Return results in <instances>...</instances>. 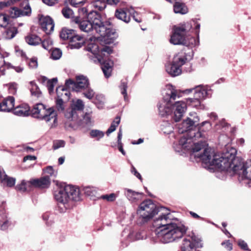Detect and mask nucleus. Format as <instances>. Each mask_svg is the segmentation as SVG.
Returning a JSON list of instances; mask_svg holds the SVG:
<instances>
[{"mask_svg": "<svg viewBox=\"0 0 251 251\" xmlns=\"http://www.w3.org/2000/svg\"><path fill=\"white\" fill-rule=\"evenodd\" d=\"M30 108L26 104L19 105L13 109V113L18 116H27L29 115Z\"/></svg>", "mask_w": 251, "mask_h": 251, "instance_id": "24", "label": "nucleus"}, {"mask_svg": "<svg viewBox=\"0 0 251 251\" xmlns=\"http://www.w3.org/2000/svg\"><path fill=\"white\" fill-rule=\"evenodd\" d=\"M174 11L176 13L185 14L188 12V9L184 3L176 2L174 5Z\"/></svg>", "mask_w": 251, "mask_h": 251, "instance_id": "30", "label": "nucleus"}, {"mask_svg": "<svg viewBox=\"0 0 251 251\" xmlns=\"http://www.w3.org/2000/svg\"><path fill=\"white\" fill-rule=\"evenodd\" d=\"M116 196L115 194L111 193L110 195H102L100 198L106 200L108 201H113L116 199Z\"/></svg>", "mask_w": 251, "mask_h": 251, "instance_id": "52", "label": "nucleus"}, {"mask_svg": "<svg viewBox=\"0 0 251 251\" xmlns=\"http://www.w3.org/2000/svg\"><path fill=\"white\" fill-rule=\"evenodd\" d=\"M65 85L74 91L79 92L88 88L90 84L87 76L79 75L76 76L75 81L70 79L66 80Z\"/></svg>", "mask_w": 251, "mask_h": 251, "instance_id": "11", "label": "nucleus"}, {"mask_svg": "<svg viewBox=\"0 0 251 251\" xmlns=\"http://www.w3.org/2000/svg\"><path fill=\"white\" fill-rule=\"evenodd\" d=\"M54 197L57 202L58 210L60 213H63L71 208L72 201L80 200L79 190L72 185L57 183Z\"/></svg>", "mask_w": 251, "mask_h": 251, "instance_id": "5", "label": "nucleus"}, {"mask_svg": "<svg viewBox=\"0 0 251 251\" xmlns=\"http://www.w3.org/2000/svg\"><path fill=\"white\" fill-rule=\"evenodd\" d=\"M238 244L241 249L246 251H248L249 250L248 245L244 241L239 240L238 241Z\"/></svg>", "mask_w": 251, "mask_h": 251, "instance_id": "59", "label": "nucleus"}, {"mask_svg": "<svg viewBox=\"0 0 251 251\" xmlns=\"http://www.w3.org/2000/svg\"><path fill=\"white\" fill-rule=\"evenodd\" d=\"M162 130L164 134H169L173 132V127L170 124H168L166 127H164V126H162Z\"/></svg>", "mask_w": 251, "mask_h": 251, "instance_id": "57", "label": "nucleus"}, {"mask_svg": "<svg viewBox=\"0 0 251 251\" xmlns=\"http://www.w3.org/2000/svg\"><path fill=\"white\" fill-rule=\"evenodd\" d=\"M28 65L30 68H36L38 66L37 59L36 58H31L28 63Z\"/></svg>", "mask_w": 251, "mask_h": 251, "instance_id": "58", "label": "nucleus"}, {"mask_svg": "<svg viewBox=\"0 0 251 251\" xmlns=\"http://www.w3.org/2000/svg\"><path fill=\"white\" fill-rule=\"evenodd\" d=\"M124 194L127 199L132 203H135L142 200L143 194L128 188H125Z\"/></svg>", "mask_w": 251, "mask_h": 251, "instance_id": "19", "label": "nucleus"}, {"mask_svg": "<svg viewBox=\"0 0 251 251\" xmlns=\"http://www.w3.org/2000/svg\"><path fill=\"white\" fill-rule=\"evenodd\" d=\"M94 24L96 25V32L101 36L109 39H114L116 37L115 31L106 26L107 24L101 22L100 20H96Z\"/></svg>", "mask_w": 251, "mask_h": 251, "instance_id": "14", "label": "nucleus"}, {"mask_svg": "<svg viewBox=\"0 0 251 251\" xmlns=\"http://www.w3.org/2000/svg\"><path fill=\"white\" fill-rule=\"evenodd\" d=\"M32 116L45 121L51 127H55L57 123V114L53 107L47 108L41 103L35 104L31 110Z\"/></svg>", "mask_w": 251, "mask_h": 251, "instance_id": "6", "label": "nucleus"}, {"mask_svg": "<svg viewBox=\"0 0 251 251\" xmlns=\"http://www.w3.org/2000/svg\"><path fill=\"white\" fill-rule=\"evenodd\" d=\"M131 172L132 174H134V176H135L137 178H138L140 180H142V176L140 173H139L135 168L132 166L131 169Z\"/></svg>", "mask_w": 251, "mask_h": 251, "instance_id": "63", "label": "nucleus"}, {"mask_svg": "<svg viewBox=\"0 0 251 251\" xmlns=\"http://www.w3.org/2000/svg\"><path fill=\"white\" fill-rule=\"evenodd\" d=\"M201 100L196 97L194 98H188L186 99V106H191L196 108H199L201 106Z\"/></svg>", "mask_w": 251, "mask_h": 251, "instance_id": "32", "label": "nucleus"}, {"mask_svg": "<svg viewBox=\"0 0 251 251\" xmlns=\"http://www.w3.org/2000/svg\"><path fill=\"white\" fill-rule=\"evenodd\" d=\"M187 33L186 28H184L182 24L174 26L170 39V43L175 45H184V44H187L186 35Z\"/></svg>", "mask_w": 251, "mask_h": 251, "instance_id": "12", "label": "nucleus"}, {"mask_svg": "<svg viewBox=\"0 0 251 251\" xmlns=\"http://www.w3.org/2000/svg\"><path fill=\"white\" fill-rule=\"evenodd\" d=\"M199 19H193L189 22L184 23L182 24L186 31L188 32L191 31L195 33V36H199L201 24L199 22Z\"/></svg>", "mask_w": 251, "mask_h": 251, "instance_id": "20", "label": "nucleus"}, {"mask_svg": "<svg viewBox=\"0 0 251 251\" xmlns=\"http://www.w3.org/2000/svg\"><path fill=\"white\" fill-rule=\"evenodd\" d=\"M236 151L232 149L222 154H213L207 149L201 157L204 168L213 167L226 171L231 175H237L242 179L251 180V160L244 162L235 155Z\"/></svg>", "mask_w": 251, "mask_h": 251, "instance_id": "1", "label": "nucleus"}, {"mask_svg": "<svg viewBox=\"0 0 251 251\" xmlns=\"http://www.w3.org/2000/svg\"><path fill=\"white\" fill-rule=\"evenodd\" d=\"M62 55V51L59 49H54L51 53V57L54 60L59 59Z\"/></svg>", "mask_w": 251, "mask_h": 251, "instance_id": "49", "label": "nucleus"}, {"mask_svg": "<svg viewBox=\"0 0 251 251\" xmlns=\"http://www.w3.org/2000/svg\"><path fill=\"white\" fill-rule=\"evenodd\" d=\"M85 194L88 196L94 197L97 194V189L96 188L91 186H88L84 188Z\"/></svg>", "mask_w": 251, "mask_h": 251, "instance_id": "43", "label": "nucleus"}, {"mask_svg": "<svg viewBox=\"0 0 251 251\" xmlns=\"http://www.w3.org/2000/svg\"><path fill=\"white\" fill-rule=\"evenodd\" d=\"M96 20H100V15L95 11H90L88 20H83L80 16H76L73 19L80 29L85 32H89L95 30L96 31V25L94 24Z\"/></svg>", "mask_w": 251, "mask_h": 251, "instance_id": "8", "label": "nucleus"}, {"mask_svg": "<svg viewBox=\"0 0 251 251\" xmlns=\"http://www.w3.org/2000/svg\"><path fill=\"white\" fill-rule=\"evenodd\" d=\"M193 89L195 90L194 97L201 100L211 95V89L207 85H198L193 89H188L186 91L191 92Z\"/></svg>", "mask_w": 251, "mask_h": 251, "instance_id": "16", "label": "nucleus"}, {"mask_svg": "<svg viewBox=\"0 0 251 251\" xmlns=\"http://www.w3.org/2000/svg\"><path fill=\"white\" fill-rule=\"evenodd\" d=\"M186 60L187 58L185 53L181 52L174 55L172 62H174V64H176L180 69H181L182 66L185 64Z\"/></svg>", "mask_w": 251, "mask_h": 251, "instance_id": "26", "label": "nucleus"}, {"mask_svg": "<svg viewBox=\"0 0 251 251\" xmlns=\"http://www.w3.org/2000/svg\"><path fill=\"white\" fill-rule=\"evenodd\" d=\"M17 84L15 82H11L7 84L10 93L15 94L17 89Z\"/></svg>", "mask_w": 251, "mask_h": 251, "instance_id": "53", "label": "nucleus"}, {"mask_svg": "<svg viewBox=\"0 0 251 251\" xmlns=\"http://www.w3.org/2000/svg\"><path fill=\"white\" fill-rule=\"evenodd\" d=\"M137 13L136 11L131 8H119L116 10L115 13V17L119 20L123 21L126 23H128L130 21V16H131L134 20L137 23L141 22L140 19H137L135 18Z\"/></svg>", "mask_w": 251, "mask_h": 251, "instance_id": "13", "label": "nucleus"}, {"mask_svg": "<svg viewBox=\"0 0 251 251\" xmlns=\"http://www.w3.org/2000/svg\"><path fill=\"white\" fill-rule=\"evenodd\" d=\"M211 128V124L208 121H204L199 125L198 131L192 133L193 134L194 141L199 138L205 139L206 138L205 133Z\"/></svg>", "mask_w": 251, "mask_h": 251, "instance_id": "18", "label": "nucleus"}, {"mask_svg": "<svg viewBox=\"0 0 251 251\" xmlns=\"http://www.w3.org/2000/svg\"><path fill=\"white\" fill-rule=\"evenodd\" d=\"M18 30L16 27L9 26L3 33V36L6 39H11L17 34Z\"/></svg>", "mask_w": 251, "mask_h": 251, "instance_id": "31", "label": "nucleus"}, {"mask_svg": "<svg viewBox=\"0 0 251 251\" xmlns=\"http://www.w3.org/2000/svg\"><path fill=\"white\" fill-rule=\"evenodd\" d=\"M222 245L224 246L225 248L228 251H231L232 249V245L229 240L223 242Z\"/></svg>", "mask_w": 251, "mask_h": 251, "instance_id": "61", "label": "nucleus"}, {"mask_svg": "<svg viewBox=\"0 0 251 251\" xmlns=\"http://www.w3.org/2000/svg\"><path fill=\"white\" fill-rule=\"evenodd\" d=\"M1 183L4 185L9 187H12L15 184L16 179L12 177L8 176L6 174L4 175L1 180Z\"/></svg>", "mask_w": 251, "mask_h": 251, "instance_id": "33", "label": "nucleus"}, {"mask_svg": "<svg viewBox=\"0 0 251 251\" xmlns=\"http://www.w3.org/2000/svg\"><path fill=\"white\" fill-rule=\"evenodd\" d=\"M57 79L56 78H53L52 79L49 80L47 82V87L50 93L53 91L54 85L57 83Z\"/></svg>", "mask_w": 251, "mask_h": 251, "instance_id": "47", "label": "nucleus"}, {"mask_svg": "<svg viewBox=\"0 0 251 251\" xmlns=\"http://www.w3.org/2000/svg\"><path fill=\"white\" fill-rule=\"evenodd\" d=\"M159 211V208L152 201L146 200L139 204L137 213L143 222H147L151 219Z\"/></svg>", "mask_w": 251, "mask_h": 251, "instance_id": "7", "label": "nucleus"}, {"mask_svg": "<svg viewBox=\"0 0 251 251\" xmlns=\"http://www.w3.org/2000/svg\"><path fill=\"white\" fill-rule=\"evenodd\" d=\"M166 71L172 76H176L181 74L182 70L172 62L171 64L166 65Z\"/></svg>", "mask_w": 251, "mask_h": 251, "instance_id": "25", "label": "nucleus"}, {"mask_svg": "<svg viewBox=\"0 0 251 251\" xmlns=\"http://www.w3.org/2000/svg\"><path fill=\"white\" fill-rule=\"evenodd\" d=\"M84 105L83 102L81 100H77L72 105L71 108L75 110L76 112V111H81L84 109Z\"/></svg>", "mask_w": 251, "mask_h": 251, "instance_id": "39", "label": "nucleus"}, {"mask_svg": "<svg viewBox=\"0 0 251 251\" xmlns=\"http://www.w3.org/2000/svg\"><path fill=\"white\" fill-rule=\"evenodd\" d=\"M201 239L193 232L187 234L182 241L181 251H199L197 248L201 247Z\"/></svg>", "mask_w": 251, "mask_h": 251, "instance_id": "10", "label": "nucleus"}, {"mask_svg": "<svg viewBox=\"0 0 251 251\" xmlns=\"http://www.w3.org/2000/svg\"><path fill=\"white\" fill-rule=\"evenodd\" d=\"M120 123V118L119 117H116L106 131V134L107 136L116 130V127L118 126Z\"/></svg>", "mask_w": 251, "mask_h": 251, "instance_id": "37", "label": "nucleus"}, {"mask_svg": "<svg viewBox=\"0 0 251 251\" xmlns=\"http://www.w3.org/2000/svg\"><path fill=\"white\" fill-rule=\"evenodd\" d=\"M120 88L122 94L124 96V99L126 100L127 98L126 90L127 88V82L125 81H122L121 85H120Z\"/></svg>", "mask_w": 251, "mask_h": 251, "instance_id": "45", "label": "nucleus"}, {"mask_svg": "<svg viewBox=\"0 0 251 251\" xmlns=\"http://www.w3.org/2000/svg\"><path fill=\"white\" fill-rule=\"evenodd\" d=\"M25 39L26 42L31 46H36L41 43L40 37L35 34H29L25 38Z\"/></svg>", "mask_w": 251, "mask_h": 251, "instance_id": "29", "label": "nucleus"}, {"mask_svg": "<svg viewBox=\"0 0 251 251\" xmlns=\"http://www.w3.org/2000/svg\"><path fill=\"white\" fill-rule=\"evenodd\" d=\"M160 212L153 223L155 234L159 241L163 243H168L181 238L187 230L184 225L176 224L171 222V214L165 208H159Z\"/></svg>", "mask_w": 251, "mask_h": 251, "instance_id": "2", "label": "nucleus"}, {"mask_svg": "<svg viewBox=\"0 0 251 251\" xmlns=\"http://www.w3.org/2000/svg\"><path fill=\"white\" fill-rule=\"evenodd\" d=\"M62 13L66 18H70L74 14L73 10L68 6H65L62 9Z\"/></svg>", "mask_w": 251, "mask_h": 251, "instance_id": "44", "label": "nucleus"}, {"mask_svg": "<svg viewBox=\"0 0 251 251\" xmlns=\"http://www.w3.org/2000/svg\"><path fill=\"white\" fill-rule=\"evenodd\" d=\"M90 134L92 137L97 138L98 140H100L102 138L104 135V133L103 132L97 129L92 130Z\"/></svg>", "mask_w": 251, "mask_h": 251, "instance_id": "42", "label": "nucleus"}, {"mask_svg": "<svg viewBox=\"0 0 251 251\" xmlns=\"http://www.w3.org/2000/svg\"><path fill=\"white\" fill-rule=\"evenodd\" d=\"M78 12L79 13V16L81 17V16H84V17H87L89 14V13H88L87 10L86 8L83 7L81 8L78 9Z\"/></svg>", "mask_w": 251, "mask_h": 251, "instance_id": "60", "label": "nucleus"}, {"mask_svg": "<svg viewBox=\"0 0 251 251\" xmlns=\"http://www.w3.org/2000/svg\"><path fill=\"white\" fill-rule=\"evenodd\" d=\"M199 36L198 37L197 36L195 37L192 36L190 37L189 36H187V34L186 35V43L187 44H184L185 46H197L199 44Z\"/></svg>", "mask_w": 251, "mask_h": 251, "instance_id": "35", "label": "nucleus"}, {"mask_svg": "<svg viewBox=\"0 0 251 251\" xmlns=\"http://www.w3.org/2000/svg\"><path fill=\"white\" fill-rule=\"evenodd\" d=\"M60 37L64 40H68L71 42L72 48L79 49L84 43L83 38L75 34V31L64 28L60 33Z\"/></svg>", "mask_w": 251, "mask_h": 251, "instance_id": "9", "label": "nucleus"}, {"mask_svg": "<svg viewBox=\"0 0 251 251\" xmlns=\"http://www.w3.org/2000/svg\"><path fill=\"white\" fill-rule=\"evenodd\" d=\"M56 94L58 97V99L65 98L68 97V93L67 91L66 88L62 86H59L56 88Z\"/></svg>", "mask_w": 251, "mask_h": 251, "instance_id": "38", "label": "nucleus"}, {"mask_svg": "<svg viewBox=\"0 0 251 251\" xmlns=\"http://www.w3.org/2000/svg\"><path fill=\"white\" fill-rule=\"evenodd\" d=\"M42 47L47 50H50L52 49L53 44L52 40L49 37L44 39L43 41L41 40Z\"/></svg>", "mask_w": 251, "mask_h": 251, "instance_id": "40", "label": "nucleus"}, {"mask_svg": "<svg viewBox=\"0 0 251 251\" xmlns=\"http://www.w3.org/2000/svg\"><path fill=\"white\" fill-rule=\"evenodd\" d=\"M90 6L94 9V10H93L91 11L96 12L98 14L97 11L103 10L106 8V5L105 2L104 1L101 0H96L92 1L90 4Z\"/></svg>", "mask_w": 251, "mask_h": 251, "instance_id": "27", "label": "nucleus"}, {"mask_svg": "<svg viewBox=\"0 0 251 251\" xmlns=\"http://www.w3.org/2000/svg\"><path fill=\"white\" fill-rule=\"evenodd\" d=\"M44 173L48 174L50 176H55L57 175V172H55L52 166H49L47 167L44 169Z\"/></svg>", "mask_w": 251, "mask_h": 251, "instance_id": "50", "label": "nucleus"}, {"mask_svg": "<svg viewBox=\"0 0 251 251\" xmlns=\"http://www.w3.org/2000/svg\"><path fill=\"white\" fill-rule=\"evenodd\" d=\"M98 62L101 64V69L106 77H109L111 75L113 62L111 60H104L100 55L96 56Z\"/></svg>", "mask_w": 251, "mask_h": 251, "instance_id": "21", "label": "nucleus"}, {"mask_svg": "<svg viewBox=\"0 0 251 251\" xmlns=\"http://www.w3.org/2000/svg\"><path fill=\"white\" fill-rule=\"evenodd\" d=\"M65 116L67 118L69 119H73L75 117V116H76V112L75 111V110L71 107V108L68 109L65 113Z\"/></svg>", "mask_w": 251, "mask_h": 251, "instance_id": "51", "label": "nucleus"}, {"mask_svg": "<svg viewBox=\"0 0 251 251\" xmlns=\"http://www.w3.org/2000/svg\"><path fill=\"white\" fill-rule=\"evenodd\" d=\"M83 122L86 125H90L91 124V115L90 113H85L83 117Z\"/></svg>", "mask_w": 251, "mask_h": 251, "instance_id": "56", "label": "nucleus"}, {"mask_svg": "<svg viewBox=\"0 0 251 251\" xmlns=\"http://www.w3.org/2000/svg\"><path fill=\"white\" fill-rule=\"evenodd\" d=\"M189 115L190 117H188L178 126V131L179 133L182 134L186 132L185 134L180 139L179 146L184 150L191 151L192 152L191 154V157L198 158L202 161L201 156L204 154L205 150L209 148H205L202 154L197 153L203 147L205 143L201 142V143L194 142L193 134L192 133L195 131L193 129L199 121V118L196 113H190ZM211 150L213 152L212 149H211Z\"/></svg>", "mask_w": 251, "mask_h": 251, "instance_id": "4", "label": "nucleus"}, {"mask_svg": "<svg viewBox=\"0 0 251 251\" xmlns=\"http://www.w3.org/2000/svg\"><path fill=\"white\" fill-rule=\"evenodd\" d=\"M43 2L49 6H53L57 3L58 0H42Z\"/></svg>", "mask_w": 251, "mask_h": 251, "instance_id": "62", "label": "nucleus"}, {"mask_svg": "<svg viewBox=\"0 0 251 251\" xmlns=\"http://www.w3.org/2000/svg\"><path fill=\"white\" fill-rule=\"evenodd\" d=\"M56 108L59 111H63L64 109V105H63V101L62 99L59 98L57 99L56 100Z\"/></svg>", "mask_w": 251, "mask_h": 251, "instance_id": "55", "label": "nucleus"}, {"mask_svg": "<svg viewBox=\"0 0 251 251\" xmlns=\"http://www.w3.org/2000/svg\"><path fill=\"white\" fill-rule=\"evenodd\" d=\"M15 99L12 96H8L0 102V111L10 112L14 107Z\"/></svg>", "mask_w": 251, "mask_h": 251, "instance_id": "22", "label": "nucleus"}, {"mask_svg": "<svg viewBox=\"0 0 251 251\" xmlns=\"http://www.w3.org/2000/svg\"><path fill=\"white\" fill-rule=\"evenodd\" d=\"M227 123L224 120H222L219 122L218 124L216 125L217 129L220 128L221 127H224L227 126Z\"/></svg>", "mask_w": 251, "mask_h": 251, "instance_id": "64", "label": "nucleus"}, {"mask_svg": "<svg viewBox=\"0 0 251 251\" xmlns=\"http://www.w3.org/2000/svg\"><path fill=\"white\" fill-rule=\"evenodd\" d=\"M31 185H32V184L31 183V180L30 181H26L23 180L22 181L21 184L16 186V189L18 191L24 192L27 191Z\"/></svg>", "mask_w": 251, "mask_h": 251, "instance_id": "36", "label": "nucleus"}, {"mask_svg": "<svg viewBox=\"0 0 251 251\" xmlns=\"http://www.w3.org/2000/svg\"><path fill=\"white\" fill-rule=\"evenodd\" d=\"M65 143L63 140H56L53 142V149L56 150L59 148L64 147Z\"/></svg>", "mask_w": 251, "mask_h": 251, "instance_id": "54", "label": "nucleus"}, {"mask_svg": "<svg viewBox=\"0 0 251 251\" xmlns=\"http://www.w3.org/2000/svg\"><path fill=\"white\" fill-rule=\"evenodd\" d=\"M32 185L42 188H48L50 184L49 176H46L40 179H34L31 180Z\"/></svg>", "mask_w": 251, "mask_h": 251, "instance_id": "23", "label": "nucleus"}, {"mask_svg": "<svg viewBox=\"0 0 251 251\" xmlns=\"http://www.w3.org/2000/svg\"><path fill=\"white\" fill-rule=\"evenodd\" d=\"M39 24L42 29L47 34H50L54 30V22L50 16H42L39 19Z\"/></svg>", "mask_w": 251, "mask_h": 251, "instance_id": "17", "label": "nucleus"}, {"mask_svg": "<svg viewBox=\"0 0 251 251\" xmlns=\"http://www.w3.org/2000/svg\"><path fill=\"white\" fill-rule=\"evenodd\" d=\"M29 84L30 85V92L32 96H34L36 98L40 97L42 93L34 81H30Z\"/></svg>", "mask_w": 251, "mask_h": 251, "instance_id": "34", "label": "nucleus"}, {"mask_svg": "<svg viewBox=\"0 0 251 251\" xmlns=\"http://www.w3.org/2000/svg\"><path fill=\"white\" fill-rule=\"evenodd\" d=\"M86 89V91L85 92H84L83 94L86 98L89 100H91L95 95V92L94 90L90 88L89 86Z\"/></svg>", "mask_w": 251, "mask_h": 251, "instance_id": "48", "label": "nucleus"}, {"mask_svg": "<svg viewBox=\"0 0 251 251\" xmlns=\"http://www.w3.org/2000/svg\"><path fill=\"white\" fill-rule=\"evenodd\" d=\"M23 10L19 9L17 7H13L9 10V16L12 18H16L21 16H28L31 12V10L28 1H24L22 4Z\"/></svg>", "mask_w": 251, "mask_h": 251, "instance_id": "15", "label": "nucleus"}, {"mask_svg": "<svg viewBox=\"0 0 251 251\" xmlns=\"http://www.w3.org/2000/svg\"><path fill=\"white\" fill-rule=\"evenodd\" d=\"M145 238L146 234L143 231H132L127 236V239L129 241H134Z\"/></svg>", "mask_w": 251, "mask_h": 251, "instance_id": "28", "label": "nucleus"}, {"mask_svg": "<svg viewBox=\"0 0 251 251\" xmlns=\"http://www.w3.org/2000/svg\"><path fill=\"white\" fill-rule=\"evenodd\" d=\"M9 225V222L6 216L2 220H0V227L1 230L7 229Z\"/></svg>", "mask_w": 251, "mask_h": 251, "instance_id": "46", "label": "nucleus"}, {"mask_svg": "<svg viewBox=\"0 0 251 251\" xmlns=\"http://www.w3.org/2000/svg\"><path fill=\"white\" fill-rule=\"evenodd\" d=\"M9 21V18L5 14H0V27H6Z\"/></svg>", "mask_w": 251, "mask_h": 251, "instance_id": "41", "label": "nucleus"}, {"mask_svg": "<svg viewBox=\"0 0 251 251\" xmlns=\"http://www.w3.org/2000/svg\"><path fill=\"white\" fill-rule=\"evenodd\" d=\"M180 95L178 91L172 85H167L163 92V100L157 105L159 114L162 117L174 114L173 120L179 122L186 111L187 106L185 101L178 100Z\"/></svg>", "mask_w": 251, "mask_h": 251, "instance_id": "3", "label": "nucleus"}]
</instances>
